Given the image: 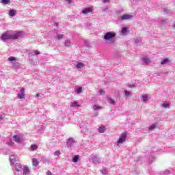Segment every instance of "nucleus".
<instances>
[{"instance_id": "31", "label": "nucleus", "mask_w": 175, "mask_h": 175, "mask_svg": "<svg viewBox=\"0 0 175 175\" xmlns=\"http://www.w3.org/2000/svg\"><path fill=\"white\" fill-rule=\"evenodd\" d=\"M82 91H83V88L79 87L77 88L76 92H77V94H81V92H82Z\"/></svg>"}, {"instance_id": "51", "label": "nucleus", "mask_w": 175, "mask_h": 175, "mask_svg": "<svg viewBox=\"0 0 175 175\" xmlns=\"http://www.w3.org/2000/svg\"><path fill=\"white\" fill-rule=\"evenodd\" d=\"M36 96H40V94H37Z\"/></svg>"}, {"instance_id": "2", "label": "nucleus", "mask_w": 175, "mask_h": 175, "mask_svg": "<svg viewBox=\"0 0 175 175\" xmlns=\"http://www.w3.org/2000/svg\"><path fill=\"white\" fill-rule=\"evenodd\" d=\"M116 36H117V33L115 31H108L104 35L103 39L107 43H109V44H114V43H116V40H117Z\"/></svg>"}, {"instance_id": "26", "label": "nucleus", "mask_w": 175, "mask_h": 175, "mask_svg": "<svg viewBox=\"0 0 175 175\" xmlns=\"http://www.w3.org/2000/svg\"><path fill=\"white\" fill-rule=\"evenodd\" d=\"M169 59H164L161 62V65H166V64H168Z\"/></svg>"}, {"instance_id": "48", "label": "nucleus", "mask_w": 175, "mask_h": 175, "mask_svg": "<svg viewBox=\"0 0 175 175\" xmlns=\"http://www.w3.org/2000/svg\"><path fill=\"white\" fill-rule=\"evenodd\" d=\"M51 174H52L51 172L50 171L46 172V175H51Z\"/></svg>"}, {"instance_id": "29", "label": "nucleus", "mask_w": 175, "mask_h": 175, "mask_svg": "<svg viewBox=\"0 0 175 175\" xmlns=\"http://www.w3.org/2000/svg\"><path fill=\"white\" fill-rule=\"evenodd\" d=\"M8 61H10V62H13V61H17V59H16V57H12V56L8 57Z\"/></svg>"}, {"instance_id": "21", "label": "nucleus", "mask_w": 175, "mask_h": 175, "mask_svg": "<svg viewBox=\"0 0 175 175\" xmlns=\"http://www.w3.org/2000/svg\"><path fill=\"white\" fill-rule=\"evenodd\" d=\"M85 65L81 62H78L76 65L77 69H81V68H84Z\"/></svg>"}, {"instance_id": "25", "label": "nucleus", "mask_w": 175, "mask_h": 175, "mask_svg": "<svg viewBox=\"0 0 175 175\" xmlns=\"http://www.w3.org/2000/svg\"><path fill=\"white\" fill-rule=\"evenodd\" d=\"M29 54L30 55H39V54H40V52H39V51L38 50H36L30 52Z\"/></svg>"}, {"instance_id": "12", "label": "nucleus", "mask_w": 175, "mask_h": 175, "mask_svg": "<svg viewBox=\"0 0 175 175\" xmlns=\"http://www.w3.org/2000/svg\"><path fill=\"white\" fill-rule=\"evenodd\" d=\"M23 174V175L29 174V168L28 167V166L24 165Z\"/></svg>"}, {"instance_id": "30", "label": "nucleus", "mask_w": 175, "mask_h": 175, "mask_svg": "<svg viewBox=\"0 0 175 175\" xmlns=\"http://www.w3.org/2000/svg\"><path fill=\"white\" fill-rule=\"evenodd\" d=\"M31 149L32 150V151H36V150H38V146L33 144L31 146Z\"/></svg>"}, {"instance_id": "36", "label": "nucleus", "mask_w": 175, "mask_h": 175, "mask_svg": "<svg viewBox=\"0 0 175 175\" xmlns=\"http://www.w3.org/2000/svg\"><path fill=\"white\" fill-rule=\"evenodd\" d=\"M53 154L57 157H59V155H61V152L59 150H57V151H55Z\"/></svg>"}, {"instance_id": "3", "label": "nucleus", "mask_w": 175, "mask_h": 175, "mask_svg": "<svg viewBox=\"0 0 175 175\" xmlns=\"http://www.w3.org/2000/svg\"><path fill=\"white\" fill-rule=\"evenodd\" d=\"M127 135L128 134L126 133H123L121 134V135L119 137V139L117 141L118 146V144H122L123 143H125Z\"/></svg>"}, {"instance_id": "13", "label": "nucleus", "mask_w": 175, "mask_h": 175, "mask_svg": "<svg viewBox=\"0 0 175 175\" xmlns=\"http://www.w3.org/2000/svg\"><path fill=\"white\" fill-rule=\"evenodd\" d=\"M20 63L18 62H14L12 64V69H15L16 70H17V69H20Z\"/></svg>"}, {"instance_id": "50", "label": "nucleus", "mask_w": 175, "mask_h": 175, "mask_svg": "<svg viewBox=\"0 0 175 175\" xmlns=\"http://www.w3.org/2000/svg\"><path fill=\"white\" fill-rule=\"evenodd\" d=\"M161 23H166V21H165L162 20V21H161Z\"/></svg>"}, {"instance_id": "10", "label": "nucleus", "mask_w": 175, "mask_h": 175, "mask_svg": "<svg viewBox=\"0 0 175 175\" xmlns=\"http://www.w3.org/2000/svg\"><path fill=\"white\" fill-rule=\"evenodd\" d=\"M92 162L94 165H98V163H100V159L98 158L97 157H94L92 159Z\"/></svg>"}, {"instance_id": "42", "label": "nucleus", "mask_w": 175, "mask_h": 175, "mask_svg": "<svg viewBox=\"0 0 175 175\" xmlns=\"http://www.w3.org/2000/svg\"><path fill=\"white\" fill-rule=\"evenodd\" d=\"M135 42L137 44L140 43V42H142V40H140V39H135Z\"/></svg>"}, {"instance_id": "46", "label": "nucleus", "mask_w": 175, "mask_h": 175, "mask_svg": "<svg viewBox=\"0 0 175 175\" xmlns=\"http://www.w3.org/2000/svg\"><path fill=\"white\" fill-rule=\"evenodd\" d=\"M103 174H107V170H103Z\"/></svg>"}, {"instance_id": "17", "label": "nucleus", "mask_w": 175, "mask_h": 175, "mask_svg": "<svg viewBox=\"0 0 175 175\" xmlns=\"http://www.w3.org/2000/svg\"><path fill=\"white\" fill-rule=\"evenodd\" d=\"M32 163L33 166H35L36 167L37 166H39V162L38 161V159H36V158L32 159Z\"/></svg>"}, {"instance_id": "40", "label": "nucleus", "mask_w": 175, "mask_h": 175, "mask_svg": "<svg viewBox=\"0 0 175 175\" xmlns=\"http://www.w3.org/2000/svg\"><path fill=\"white\" fill-rule=\"evenodd\" d=\"M43 162H44V163H49L50 160H49L48 159H44Z\"/></svg>"}, {"instance_id": "11", "label": "nucleus", "mask_w": 175, "mask_h": 175, "mask_svg": "<svg viewBox=\"0 0 175 175\" xmlns=\"http://www.w3.org/2000/svg\"><path fill=\"white\" fill-rule=\"evenodd\" d=\"M16 157L14 155H11L10 157V162L11 165H14V163H16Z\"/></svg>"}, {"instance_id": "35", "label": "nucleus", "mask_w": 175, "mask_h": 175, "mask_svg": "<svg viewBox=\"0 0 175 175\" xmlns=\"http://www.w3.org/2000/svg\"><path fill=\"white\" fill-rule=\"evenodd\" d=\"M1 2L4 5H8V3H9V2H10V0H1Z\"/></svg>"}, {"instance_id": "39", "label": "nucleus", "mask_w": 175, "mask_h": 175, "mask_svg": "<svg viewBox=\"0 0 175 175\" xmlns=\"http://www.w3.org/2000/svg\"><path fill=\"white\" fill-rule=\"evenodd\" d=\"M98 92L100 95H105V90H99Z\"/></svg>"}, {"instance_id": "37", "label": "nucleus", "mask_w": 175, "mask_h": 175, "mask_svg": "<svg viewBox=\"0 0 175 175\" xmlns=\"http://www.w3.org/2000/svg\"><path fill=\"white\" fill-rule=\"evenodd\" d=\"M84 44L86 47H91V44L88 41H85Z\"/></svg>"}, {"instance_id": "6", "label": "nucleus", "mask_w": 175, "mask_h": 175, "mask_svg": "<svg viewBox=\"0 0 175 175\" xmlns=\"http://www.w3.org/2000/svg\"><path fill=\"white\" fill-rule=\"evenodd\" d=\"M25 97V88H22L20 90V92L18 93V98L24 99Z\"/></svg>"}, {"instance_id": "28", "label": "nucleus", "mask_w": 175, "mask_h": 175, "mask_svg": "<svg viewBox=\"0 0 175 175\" xmlns=\"http://www.w3.org/2000/svg\"><path fill=\"white\" fill-rule=\"evenodd\" d=\"M162 107H163V109H169V107H170V105L169 103H163Z\"/></svg>"}, {"instance_id": "24", "label": "nucleus", "mask_w": 175, "mask_h": 175, "mask_svg": "<svg viewBox=\"0 0 175 175\" xmlns=\"http://www.w3.org/2000/svg\"><path fill=\"white\" fill-rule=\"evenodd\" d=\"M92 109L94 111H96V110H101L102 107H100L99 105H93Z\"/></svg>"}, {"instance_id": "18", "label": "nucleus", "mask_w": 175, "mask_h": 175, "mask_svg": "<svg viewBox=\"0 0 175 175\" xmlns=\"http://www.w3.org/2000/svg\"><path fill=\"white\" fill-rule=\"evenodd\" d=\"M107 102L111 105H116V100H114L111 97H107Z\"/></svg>"}, {"instance_id": "5", "label": "nucleus", "mask_w": 175, "mask_h": 175, "mask_svg": "<svg viewBox=\"0 0 175 175\" xmlns=\"http://www.w3.org/2000/svg\"><path fill=\"white\" fill-rule=\"evenodd\" d=\"M133 16L130 15V14H124L121 16L118 17V21H125V20H130V18H132Z\"/></svg>"}, {"instance_id": "19", "label": "nucleus", "mask_w": 175, "mask_h": 175, "mask_svg": "<svg viewBox=\"0 0 175 175\" xmlns=\"http://www.w3.org/2000/svg\"><path fill=\"white\" fill-rule=\"evenodd\" d=\"M122 35H126L128 33V27H122L121 30Z\"/></svg>"}, {"instance_id": "23", "label": "nucleus", "mask_w": 175, "mask_h": 175, "mask_svg": "<svg viewBox=\"0 0 175 175\" xmlns=\"http://www.w3.org/2000/svg\"><path fill=\"white\" fill-rule=\"evenodd\" d=\"M9 14L11 17H14L16 16V11L15 10H10L9 11Z\"/></svg>"}, {"instance_id": "20", "label": "nucleus", "mask_w": 175, "mask_h": 175, "mask_svg": "<svg viewBox=\"0 0 175 175\" xmlns=\"http://www.w3.org/2000/svg\"><path fill=\"white\" fill-rule=\"evenodd\" d=\"M142 62L147 65L151 62V60L147 57H142Z\"/></svg>"}, {"instance_id": "4", "label": "nucleus", "mask_w": 175, "mask_h": 175, "mask_svg": "<svg viewBox=\"0 0 175 175\" xmlns=\"http://www.w3.org/2000/svg\"><path fill=\"white\" fill-rule=\"evenodd\" d=\"M14 169L15 170H16V172H18L19 174H14V175H21L23 174V166L21 165V164L16 163L15 164L14 166Z\"/></svg>"}, {"instance_id": "49", "label": "nucleus", "mask_w": 175, "mask_h": 175, "mask_svg": "<svg viewBox=\"0 0 175 175\" xmlns=\"http://www.w3.org/2000/svg\"><path fill=\"white\" fill-rule=\"evenodd\" d=\"M3 120V117H2V115H0V121H2Z\"/></svg>"}, {"instance_id": "41", "label": "nucleus", "mask_w": 175, "mask_h": 175, "mask_svg": "<svg viewBox=\"0 0 175 175\" xmlns=\"http://www.w3.org/2000/svg\"><path fill=\"white\" fill-rule=\"evenodd\" d=\"M129 88H135L136 87V85L133 84V85H128Z\"/></svg>"}, {"instance_id": "7", "label": "nucleus", "mask_w": 175, "mask_h": 175, "mask_svg": "<svg viewBox=\"0 0 175 175\" xmlns=\"http://www.w3.org/2000/svg\"><path fill=\"white\" fill-rule=\"evenodd\" d=\"M75 143V139H73V137H70L66 142V144L69 148L72 147L73 146V144Z\"/></svg>"}, {"instance_id": "22", "label": "nucleus", "mask_w": 175, "mask_h": 175, "mask_svg": "<svg viewBox=\"0 0 175 175\" xmlns=\"http://www.w3.org/2000/svg\"><path fill=\"white\" fill-rule=\"evenodd\" d=\"M64 38H65V35L57 34V36L55 37V39H57V40H59L60 39H64Z\"/></svg>"}, {"instance_id": "38", "label": "nucleus", "mask_w": 175, "mask_h": 175, "mask_svg": "<svg viewBox=\"0 0 175 175\" xmlns=\"http://www.w3.org/2000/svg\"><path fill=\"white\" fill-rule=\"evenodd\" d=\"M124 94L126 95V96H129V95H131V92L128 91V90H124Z\"/></svg>"}, {"instance_id": "45", "label": "nucleus", "mask_w": 175, "mask_h": 175, "mask_svg": "<svg viewBox=\"0 0 175 175\" xmlns=\"http://www.w3.org/2000/svg\"><path fill=\"white\" fill-rule=\"evenodd\" d=\"M103 2L104 3H107L110 2V0H103Z\"/></svg>"}, {"instance_id": "32", "label": "nucleus", "mask_w": 175, "mask_h": 175, "mask_svg": "<svg viewBox=\"0 0 175 175\" xmlns=\"http://www.w3.org/2000/svg\"><path fill=\"white\" fill-rule=\"evenodd\" d=\"M148 100V97L147 96H142V102H147Z\"/></svg>"}, {"instance_id": "27", "label": "nucleus", "mask_w": 175, "mask_h": 175, "mask_svg": "<svg viewBox=\"0 0 175 175\" xmlns=\"http://www.w3.org/2000/svg\"><path fill=\"white\" fill-rule=\"evenodd\" d=\"M79 155H75L72 159V162H74V163H76V162H79Z\"/></svg>"}, {"instance_id": "47", "label": "nucleus", "mask_w": 175, "mask_h": 175, "mask_svg": "<svg viewBox=\"0 0 175 175\" xmlns=\"http://www.w3.org/2000/svg\"><path fill=\"white\" fill-rule=\"evenodd\" d=\"M103 12H107V10H108L107 8H104L102 9Z\"/></svg>"}, {"instance_id": "33", "label": "nucleus", "mask_w": 175, "mask_h": 175, "mask_svg": "<svg viewBox=\"0 0 175 175\" xmlns=\"http://www.w3.org/2000/svg\"><path fill=\"white\" fill-rule=\"evenodd\" d=\"M163 12L165 13V14H169L170 13H171L170 10L167 9V8H163Z\"/></svg>"}, {"instance_id": "34", "label": "nucleus", "mask_w": 175, "mask_h": 175, "mask_svg": "<svg viewBox=\"0 0 175 175\" xmlns=\"http://www.w3.org/2000/svg\"><path fill=\"white\" fill-rule=\"evenodd\" d=\"M157 125L155 124H152L149 126L150 131H152V129H154L156 128Z\"/></svg>"}, {"instance_id": "43", "label": "nucleus", "mask_w": 175, "mask_h": 175, "mask_svg": "<svg viewBox=\"0 0 175 175\" xmlns=\"http://www.w3.org/2000/svg\"><path fill=\"white\" fill-rule=\"evenodd\" d=\"M170 170H165V172H164V174H170Z\"/></svg>"}, {"instance_id": "9", "label": "nucleus", "mask_w": 175, "mask_h": 175, "mask_svg": "<svg viewBox=\"0 0 175 175\" xmlns=\"http://www.w3.org/2000/svg\"><path fill=\"white\" fill-rule=\"evenodd\" d=\"M14 142H16V143L21 144L23 143V139H21V137L18 135H14L13 137Z\"/></svg>"}, {"instance_id": "8", "label": "nucleus", "mask_w": 175, "mask_h": 175, "mask_svg": "<svg viewBox=\"0 0 175 175\" xmlns=\"http://www.w3.org/2000/svg\"><path fill=\"white\" fill-rule=\"evenodd\" d=\"M93 10L92 8H86L82 10V13L83 14H88V13H92Z\"/></svg>"}, {"instance_id": "15", "label": "nucleus", "mask_w": 175, "mask_h": 175, "mask_svg": "<svg viewBox=\"0 0 175 175\" xmlns=\"http://www.w3.org/2000/svg\"><path fill=\"white\" fill-rule=\"evenodd\" d=\"M64 46L66 47H70V46H72V42H71L70 40H66L64 41Z\"/></svg>"}, {"instance_id": "14", "label": "nucleus", "mask_w": 175, "mask_h": 175, "mask_svg": "<svg viewBox=\"0 0 175 175\" xmlns=\"http://www.w3.org/2000/svg\"><path fill=\"white\" fill-rule=\"evenodd\" d=\"M99 133H105L106 132V126H101L98 129Z\"/></svg>"}, {"instance_id": "44", "label": "nucleus", "mask_w": 175, "mask_h": 175, "mask_svg": "<svg viewBox=\"0 0 175 175\" xmlns=\"http://www.w3.org/2000/svg\"><path fill=\"white\" fill-rule=\"evenodd\" d=\"M68 5H70L72 3V0H64Z\"/></svg>"}, {"instance_id": "16", "label": "nucleus", "mask_w": 175, "mask_h": 175, "mask_svg": "<svg viewBox=\"0 0 175 175\" xmlns=\"http://www.w3.org/2000/svg\"><path fill=\"white\" fill-rule=\"evenodd\" d=\"M71 107H80V105H79V103L75 100L73 102H71V105H70Z\"/></svg>"}, {"instance_id": "1", "label": "nucleus", "mask_w": 175, "mask_h": 175, "mask_svg": "<svg viewBox=\"0 0 175 175\" xmlns=\"http://www.w3.org/2000/svg\"><path fill=\"white\" fill-rule=\"evenodd\" d=\"M23 36V32L18 31L16 33H10L8 31L5 32L1 36V40H12L18 39Z\"/></svg>"}]
</instances>
